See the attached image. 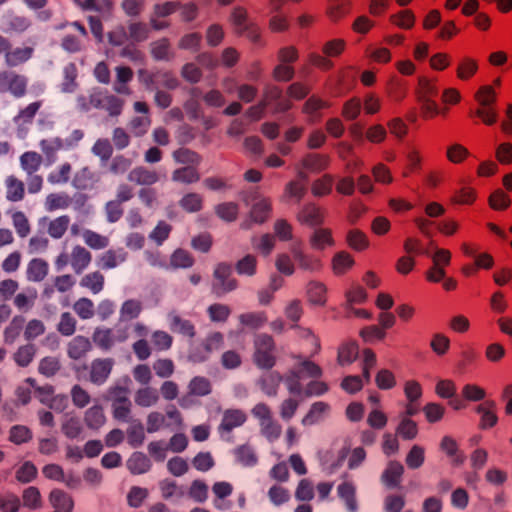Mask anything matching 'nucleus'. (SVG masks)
Here are the masks:
<instances>
[{"label": "nucleus", "instance_id": "obj_12", "mask_svg": "<svg viewBox=\"0 0 512 512\" xmlns=\"http://www.w3.org/2000/svg\"><path fill=\"white\" fill-rule=\"evenodd\" d=\"M134 110L142 115L134 117L130 121L129 127L135 136H142L151 126V119L148 115L149 109L145 102L137 101L134 103Z\"/></svg>", "mask_w": 512, "mask_h": 512}, {"label": "nucleus", "instance_id": "obj_36", "mask_svg": "<svg viewBox=\"0 0 512 512\" xmlns=\"http://www.w3.org/2000/svg\"><path fill=\"white\" fill-rule=\"evenodd\" d=\"M159 400V395L156 389L152 387H143L136 391L134 396L135 403L140 407H151Z\"/></svg>", "mask_w": 512, "mask_h": 512}, {"label": "nucleus", "instance_id": "obj_54", "mask_svg": "<svg viewBox=\"0 0 512 512\" xmlns=\"http://www.w3.org/2000/svg\"><path fill=\"white\" fill-rule=\"evenodd\" d=\"M86 245L95 250L104 249L109 245V238L92 230H85L82 234Z\"/></svg>", "mask_w": 512, "mask_h": 512}, {"label": "nucleus", "instance_id": "obj_1", "mask_svg": "<svg viewBox=\"0 0 512 512\" xmlns=\"http://www.w3.org/2000/svg\"><path fill=\"white\" fill-rule=\"evenodd\" d=\"M321 374L322 370L316 363L298 357L297 365L286 376L285 384L291 393L299 395L302 391V379L318 378Z\"/></svg>", "mask_w": 512, "mask_h": 512}, {"label": "nucleus", "instance_id": "obj_27", "mask_svg": "<svg viewBox=\"0 0 512 512\" xmlns=\"http://www.w3.org/2000/svg\"><path fill=\"white\" fill-rule=\"evenodd\" d=\"M128 179L138 185H153L159 180V175L144 167H137L130 171Z\"/></svg>", "mask_w": 512, "mask_h": 512}, {"label": "nucleus", "instance_id": "obj_13", "mask_svg": "<svg viewBox=\"0 0 512 512\" xmlns=\"http://www.w3.org/2000/svg\"><path fill=\"white\" fill-rule=\"evenodd\" d=\"M114 361L110 358L95 359L90 365V381L94 384H103L109 377Z\"/></svg>", "mask_w": 512, "mask_h": 512}, {"label": "nucleus", "instance_id": "obj_18", "mask_svg": "<svg viewBox=\"0 0 512 512\" xmlns=\"http://www.w3.org/2000/svg\"><path fill=\"white\" fill-rule=\"evenodd\" d=\"M39 400L48 405L51 409L61 412L67 407L68 399L64 395H54L50 386L40 388Z\"/></svg>", "mask_w": 512, "mask_h": 512}, {"label": "nucleus", "instance_id": "obj_60", "mask_svg": "<svg viewBox=\"0 0 512 512\" xmlns=\"http://www.w3.org/2000/svg\"><path fill=\"white\" fill-rule=\"evenodd\" d=\"M268 498L273 505L281 506L290 500L291 495L287 488L275 484L268 490Z\"/></svg>", "mask_w": 512, "mask_h": 512}, {"label": "nucleus", "instance_id": "obj_17", "mask_svg": "<svg viewBox=\"0 0 512 512\" xmlns=\"http://www.w3.org/2000/svg\"><path fill=\"white\" fill-rule=\"evenodd\" d=\"M292 253L300 269L309 272L320 271L323 267L321 258L307 254L300 248H292Z\"/></svg>", "mask_w": 512, "mask_h": 512}, {"label": "nucleus", "instance_id": "obj_14", "mask_svg": "<svg viewBox=\"0 0 512 512\" xmlns=\"http://www.w3.org/2000/svg\"><path fill=\"white\" fill-rule=\"evenodd\" d=\"M309 244L316 251H323L335 245L333 233L330 228L318 227L309 238Z\"/></svg>", "mask_w": 512, "mask_h": 512}, {"label": "nucleus", "instance_id": "obj_33", "mask_svg": "<svg viewBox=\"0 0 512 512\" xmlns=\"http://www.w3.org/2000/svg\"><path fill=\"white\" fill-rule=\"evenodd\" d=\"M403 471L404 468L401 463L395 461L390 462L382 474L383 483L388 487L397 486Z\"/></svg>", "mask_w": 512, "mask_h": 512}, {"label": "nucleus", "instance_id": "obj_37", "mask_svg": "<svg viewBox=\"0 0 512 512\" xmlns=\"http://www.w3.org/2000/svg\"><path fill=\"white\" fill-rule=\"evenodd\" d=\"M441 450L451 458V461L458 465L464 461V455L459 451L458 445L455 439L450 436H444L440 443Z\"/></svg>", "mask_w": 512, "mask_h": 512}, {"label": "nucleus", "instance_id": "obj_41", "mask_svg": "<svg viewBox=\"0 0 512 512\" xmlns=\"http://www.w3.org/2000/svg\"><path fill=\"white\" fill-rule=\"evenodd\" d=\"M478 71V62L471 57L462 58L456 69L457 77L462 81L472 78Z\"/></svg>", "mask_w": 512, "mask_h": 512}, {"label": "nucleus", "instance_id": "obj_38", "mask_svg": "<svg viewBox=\"0 0 512 512\" xmlns=\"http://www.w3.org/2000/svg\"><path fill=\"white\" fill-rule=\"evenodd\" d=\"M126 252L122 249L108 250L103 253L99 259V264L103 269H112L126 260Z\"/></svg>", "mask_w": 512, "mask_h": 512}, {"label": "nucleus", "instance_id": "obj_24", "mask_svg": "<svg viewBox=\"0 0 512 512\" xmlns=\"http://www.w3.org/2000/svg\"><path fill=\"white\" fill-rule=\"evenodd\" d=\"M337 494L346 505L349 512L357 511L356 487L352 482L344 481L337 487Z\"/></svg>", "mask_w": 512, "mask_h": 512}, {"label": "nucleus", "instance_id": "obj_48", "mask_svg": "<svg viewBox=\"0 0 512 512\" xmlns=\"http://www.w3.org/2000/svg\"><path fill=\"white\" fill-rule=\"evenodd\" d=\"M334 178L330 174H325L316 179L311 186V192L316 197L329 195L332 191Z\"/></svg>", "mask_w": 512, "mask_h": 512}, {"label": "nucleus", "instance_id": "obj_6", "mask_svg": "<svg viewBox=\"0 0 512 512\" xmlns=\"http://www.w3.org/2000/svg\"><path fill=\"white\" fill-rule=\"evenodd\" d=\"M127 338V330L118 329L114 331L109 328H97L92 336L93 342L103 350H109L116 343L124 342Z\"/></svg>", "mask_w": 512, "mask_h": 512}, {"label": "nucleus", "instance_id": "obj_15", "mask_svg": "<svg viewBox=\"0 0 512 512\" xmlns=\"http://www.w3.org/2000/svg\"><path fill=\"white\" fill-rule=\"evenodd\" d=\"M330 162L331 159L326 154L309 153L302 158L300 166L311 173H320L329 167Z\"/></svg>", "mask_w": 512, "mask_h": 512}, {"label": "nucleus", "instance_id": "obj_4", "mask_svg": "<svg viewBox=\"0 0 512 512\" xmlns=\"http://www.w3.org/2000/svg\"><path fill=\"white\" fill-rule=\"evenodd\" d=\"M230 21L236 33L245 35L253 42L259 41L260 29L257 25L249 22L247 11L244 8H234L231 13Z\"/></svg>", "mask_w": 512, "mask_h": 512}, {"label": "nucleus", "instance_id": "obj_59", "mask_svg": "<svg viewBox=\"0 0 512 512\" xmlns=\"http://www.w3.org/2000/svg\"><path fill=\"white\" fill-rule=\"evenodd\" d=\"M12 224L19 237L25 238L30 234L31 227L28 218L22 211L12 213Z\"/></svg>", "mask_w": 512, "mask_h": 512}, {"label": "nucleus", "instance_id": "obj_30", "mask_svg": "<svg viewBox=\"0 0 512 512\" xmlns=\"http://www.w3.org/2000/svg\"><path fill=\"white\" fill-rule=\"evenodd\" d=\"M332 271L335 275H343L354 265L353 257L346 251L337 252L332 258Z\"/></svg>", "mask_w": 512, "mask_h": 512}, {"label": "nucleus", "instance_id": "obj_26", "mask_svg": "<svg viewBox=\"0 0 512 512\" xmlns=\"http://www.w3.org/2000/svg\"><path fill=\"white\" fill-rule=\"evenodd\" d=\"M91 350V342L84 336L74 337L68 344V355L72 359H81Z\"/></svg>", "mask_w": 512, "mask_h": 512}, {"label": "nucleus", "instance_id": "obj_46", "mask_svg": "<svg viewBox=\"0 0 512 512\" xmlns=\"http://www.w3.org/2000/svg\"><path fill=\"white\" fill-rule=\"evenodd\" d=\"M42 156L34 151H28L21 155L20 165L27 174L32 175L40 168Z\"/></svg>", "mask_w": 512, "mask_h": 512}, {"label": "nucleus", "instance_id": "obj_63", "mask_svg": "<svg viewBox=\"0 0 512 512\" xmlns=\"http://www.w3.org/2000/svg\"><path fill=\"white\" fill-rule=\"evenodd\" d=\"M142 311V305L137 300H127L120 309V319L123 321L137 318Z\"/></svg>", "mask_w": 512, "mask_h": 512}, {"label": "nucleus", "instance_id": "obj_35", "mask_svg": "<svg viewBox=\"0 0 512 512\" xmlns=\"http://www.w3.org/2000/svg\"><path fill=\"white\" fill-rule=\"evenodd\" d=\"M84 421L88 428L93 430L100 429L106 422L102 407L95 405L89 408L85 412Z\"/></svg>", "mask_w": 512, "mask_h": 512}, {"label": "nucleus", "instance_id": "obj_20", "mask_svg": "<svg viewBox=\"0 0 512 512\" xmlns=\"http://www.w3.org/2000/svg\"><path fill=\"white\" fill-rule=\"evenodd\" d=\"M50 504L60 512H72L74 501L72 497L60 489H54L49 495Z\"/></svg>", "mask_w": 512, "mask_h": 512}, {"label": "nucleus", "instance_id": "obj_10", "mask_svg": "<svg viewBox=\"0 0 512 512\" xmlns=\"http://www.w3.org/2000/svg\"><path fill=\"white\" fill-rule=\"evenodd\" d=\"M113 399V415L118 420H127L131 411V402L128 399V389L114 387L110 390Z\"/></svg>", "mask_w": 512, "mask_h": 512}, {"label": "nucleus", "instance_id": "obj_31", "mask_svg": "<svg viewBox=\"0 0 512 512\" xmlns=\"http://www.w3.org/2000/svg\"><path fill=\"white\" fill-rule=\"evenodd\" d=\"M69 225L70 217L68 215H61L49 221L47 233L53 239H60L67 232Z\"/></svg>", "mask_w": 512, "mask_h": 512}, {"label": "nucleus", "instance_id": "obj_40", "mask_svg": "<svg viewBox=\"0 0 512 512\" xmlns=\"http://www.w3.org/2000/svg\"><path fill=\"white\" fill-rule=\"evenodd\" d=\"M329 412V405L324 402L314 403L307 415L302 419L304 426L313 425L322 420Z\"/></svg>", "mask_w": 512, "mask_h": 512}, {"label": "nucleus", "instance_id": "obj_42", "mask_svg": "<svg viewBox=\"0 0 512 512\" xmlns=\"http://www.w3.org/2000/svg\"><path fill=\"white\" fill-rule=\"evenodd\" d=\"M169 320L170 329L173 332L180 333L190 338H192L195 335L194 326L191 324L190 321L183 319L179 315L174 313L169 315Z\"/></svg>", "mask_w": 512, "mask_h": 512}, {"label": "nucleus", "instance_id": "obj_9", "mask_svg": "<svg viewBox=\"0 0 512 512\" xmlns=\"http://www.w3.org/2000/svg\"><path fill=\"white\" fill-rule=\"evenodd\" d=\"M27 80L24 76L11 71L0 72V92H10L22 97L26 92Z\"/></svg>", "mask_w": 512, "mask_h": 512}, {"label": "nucleus", "instance_id": "obj_29", "mask_svg": "<svg viewBox=\"0 0 512 512\" xmlns=\"http://www.w3.org/2000/svg\"><path fill=\"white\" fill-rule=\"evenodd\" d=\"M296 263L297 261L295 260L292 252L291 254L287 252H281L278 253L275 257V268L280 274L284 276H291L295 273Z\"/></svg>", "mask_w": 512, "mask_h": 512}, {"label": "nucleus", "instance_id": "obj_2", "mask_svg": "<svg viewBox=\"0 0 512 512\" xmlns=\"http://www.w3.org/2000/svg\"><path fill=\"white\" fill-rule=\"evenodd\" d=\"M78 104L82 110H89L91 107L101 108L110 116H119L122 113L124 101L114 95L97 92L90 95L89 102H86L84 97H79Z\"/></svg>", "mask_w": 512, "mask_h": 512}, {"label": "nucleus", "instance_id": "obj_25", "mask_svg": "<svg viewBox=\"0 0 512 512\" xmlns=\"http://www.w3.org/2000/svg\"><path fill=\"white\" fill-rule=\"evenodd\" d=\"M71 203L72 199L67 193H51L45 198L44 208L48 212L65 210L71 205Z\"/></svg>", "mask_w": 512, "mask_h": 512}, {"label": "nucleus", "instance_id": "obj_61", "mask_svg": "<svg viewBox=\"0 0 512 512\" xmlns=\"http://www.w3.org/2000/svg\"><path fill=\"white\" fill-rule=\"evenodd\" d=\"M470 155L468 149L459 143H454L447 147L446 157L453 164H460Z\"/></svg>", "mask_w": 512, "mask_h": 512}, {"label": "nucleus", "instance_id": "obj_57", "mask_svg": "<svg viewBox=\"0 0 512 512\" xmlns=\"http://www.w3.org/2000/svg\"><path fill=\"white\" fill-rule=\"evenodd\" d=\"M61 429L63 434L70 439L77 438L83 431L80 420L74 416H66Z\"/></svg>", "mask_w": 512, "mask_h": 512}, {"label": "nucleus", "instance_id": "obj_49", "mask_svg": "<svg viewBox=\"0 0 512 512\" xmlns=\"http://www.w3.org/2000/svg\"><path fill=\"white\" fill-rule=\"evenodd\" d=\"M282 377L276 372H270L263 375L260 379V387L268 396H274L277 393Z\"/></svg>", "mask_w": 512, "mask_h": 512}, {"label": "nucleus", "instance_id": "obj_58", "mask_svg": "<svg viewBox=\"0 0 512 512\" xmlns=\"http://www.w3.org/2000/svg\"><path fill=\"white\" fill-rule=\"evenodd\" d=\"M215 213L224 221L232 222L237 219L239 207L236 203L226 202L215 207Z\"/></svg>", "mask_w": 512, "mask_h": 512}, {"label": "nucleus", "instance_id": "obj_64", "mask_svg": "<svg viewBox=\"0 0 512 512\" xmlns=\"http://www.w3.org/2000/svg\"><path fill=\"white\" fill-rule=\"evenodd\" d=\"M392 24L402 29H411L415 24V16L410 10H402L390 16Z\"/></svg>", "mask_w": 512, "mask_h": 512}, {"label": "nucleus", "instance_id": "obj_28", "mask_svg": "<svg viewBox=\"0 0 512 512\" xmlns=\"http://www.w3.org/2000/svg\"><path fill=\"white\" fill-rule=\"evenodd\" d=\"M6 198L11 202L21 201L25 196L24 183L13 175L5 180Z\"/></svg>", "mask_w": 512, "mask_h": 512}, {"label": "nucleus", "instance_id": "obj_53", "mask_svg": "<svg viewBox=\"0 0 512 512\" xmlns=\"http://www.w3.org/2000/svg\"><path fill=\"white\" fill-rule=\"evenodd\" d=\"M267 319L265 312H249L239 316L240 323L252 329L262 327L267 322Z\"/></svg>", "mask_w": 512, "mask_h": 512}, {"label": "nucleus", "instance_id": "obj_56", "mask_svg": "<svg viewBox=\"0 0 512 512\" xmlns=\"http://www.w3.org/2000/svg\"><path fill=\"white\" fill-rule=\"evenodd\" d=\"M23 505L29 509H39L42 507V497L38 488L30 486L23 491Z\"/></svg>", "mask_w": 512, "mask_h": 512}, {"label": "nucleus", "instance_id": "obj_34", "mask_svg": "<svg viewBox=\"0 0 512 512\" xmlns=\"http://www.w3.org/2000/svg\"><path fill=\"white\" fill-rule=\"evenodd\" d=\"M327 16L332 22H338L349 13L348 0H328Z\"/></svg>", "mask_w": 512, "mask_h": 512}, {"label": "nucleus", "instance_id": "obj_43", "mask_svg": "<svg viewBox=\"0 0 512 512\" xmlns=\"http://www.w3.org/2000/svg\"><path fill=\"white\" fill-rule=\"evenodd\" d=\"M359 347L355 341L343 343L338 350V363L340 365L351 364L358 356Z\"/></svg>", "mask_w": 512, "mask_h": 512}, {"label": "nucleus", "instance_id": "obj_50", "mask_svg": "<svg viewBox=\"0 0 512 512\" xmlns=\"http://www.w3.org/2000/svg\"><path fill=\"white\" fill-rule=\"evenodd\" d=\"M199 179L200 175L197 169L191 166L176 169L172 174L173 181L185 184L196 183Z\"/></svg>", "mask_w": 512, "mask_h": 512}, {"label": "nucleus", "instance_id": "obj_16", "mask_svg": "<svg viewBox=\"0 0 512 512\" xmlns=\"http://www.w3.org/2000/svg\"><path fill=\"white\" fill-rule=\"evenodd\" d=\"M223 345V335L220 332L211 333L203 343V352L194 351L190 354V358L195 362L206 360L210 353L218 350Z\"/></svg>", "mask_w": 512, "mask_h": 512}, {"label": "nucleus", "instance_id": "obj_7", "mask_svg": "<svg viewBox=\"0 0 512 512\" xmlns=\"http://www.w3.org/2000/svg\"><path fill=\"white\" fill-rule=\"evenodd\" d=\"M231 267L227 264H218L214 270L213 291L217 295L232 291L237 287V281L231 277Z\"/></svg>", "mask_w": 512, "mask_h": 512}, {"label": "nucleus", "instance_id": "obj_47", "mask_svg": "<svg viewBox=\"0 0 512 512\" xmlns=\"http://www.w3.org/2000/svg\"><path fill=\"white\" fill-rule=\"evenodd\" d=\"M475 100L477 101L479 107L495 106L497 93L494 86H481L475 94Z\"/></svg>", "mask_w": 512, "mask_h": 512}, {"label": "nucleus", "instance_id": "obj_51", "mask_svg": "<svg viewBox=\"0 0 512 512\" xmlns=\"http://www.w3.org/2000/svg\"><path fill=\"white\" fill-rule=\"evenodd\" d=\"M33 48L24 47L16 48L11 52L6 53V63L8 66H18L32 57Z\"/></svg>", "mask_w": 512, "mask_h": 512}, {"label": "nucleus", "instance_id": "obj_44", "mask_svg": "<svg viewBox=\"0 0 512 512\" xmlns=\"http://www.w3.org/2000/svg\"><path fill=\"white\" fill-rule=\"evenodd\" d=\"M276 245V238L271 234H263L259 237L252 238V246L260 254L268 256L274 250Z\"/></svg>", "mask_w": 512, "mask_h": 512}, {"label": "nucleus", "instance_id": "obj_45", "mask_svg": "<svg viewBox=\"0 0 512 512\" xmlns=\"http://www.w3.org/2000/svg\"><path fill=\"white\" fill-rule=\"evenodd\" d=\"M105 278L103 274L94 271L82 277L80 285L89 289L93 294H98L103 290Z\"/></svg>", "mask_w": 512, "mask_h": 512}, {"label": "nucleus", "instance_id": "obj_22", "mask_svg": "<svg viewBox=\"0 0 512 512\" xmlns=\"http://www.w3.org/2000/svg\"><path fill=\"white\" fill-rule=\"evenodd\" d=\"M495 409L496 404L494 401H485L478 405L476 411L481 415V428L487 429L496 425L498 417L496 415Z\"/></svg>", "mask_w": 512, "mask_h": 512}, {"label": "nucleus", "instance_id": "obj_62", "mask_svg": "<svg viewBox=\"0 0 512 512\" xmlns=\"http://www.w3.org/2000/svg\"><path fill=\"white\" fill-rule=\"evenodd\" d=\"M236 271L239 275L253 276L257 271V258L248 254L240 259L236 264Z\"/></svg>", "mask_w": 512, "mask_h": 512}, {"label": "nucleus", "instance_id": "obj_19", "mask_svg": "<svg viewBox=\"0 0 512 512\" xmlns=\"http://www.w3.org/2000/svg\"><path fill=\"white\" fill-rule=\"evenodd\" d=\"M92 260L91 253L84 247L77 245L73 247L70 255V264L75 273H82Z\"/></svg>", "mask_w": 512, "mask_h": 512}, {"label": "nucleus", "instance_id": "obj_32", "mask_svg": "<svg viewBox=\"0 0 512 512\" xmlns=\"http://www.w3.org/2000/svg\"><path fill=\"white\" fill-rule=\"evenodd\" d=\"M127 467L132 474H143L150 470L151 462L145 454L136 452L128 459Z\"/></svg>", "mask_w": 512, "mask_h": 512}, {"label": "nucleus", "instance_id": "obj_8", "mask_svg": "<svg viewBox=\"0 0 512 512\" xmlns=\"http://www.w3.org/2000/svg\"><path fill=\"white\" fill-rule=\"evenodd\" d=\"M180 9V3L175 1H167L154 5L153 12L150 17V25L155 30H163L170 26L169 21L163 18L173 14Z\"/></svg>", "mask_w": 512, "mask_h": 512}, {"label": "nucleus", "instance_id": "obj_52", "mask_svg": "<svg viewBox=\"0 0 512 512\" xmlns=\"http://www.w3.org/2000/svg\"><path fill=\"white\" fill-rule=\"evenodd\" d=\"M347 243L356 251H363L369 247L368 237L358 229H352L347 233Z\"/></svg>", "mask_w": 512, "mask_h": 512}, {"label": "nucleus", "instance_id": "obj_23", "mask_svg": "<svg viewBox=\"0 0 512 512\" xmlns=\"http://www.w3.org/2000/svg\"><path fill=\"white\" fill-rule=\"evenodd\" d=\"M49 272L48 263L40 258L32 259L27 266V279L31 282H40L45 279Z\"/></svg>", "mask_w": 512, "mask_h": 512}, {"label": "nucleus", "instance_id": "obj_5", "mask_svg": "<svg viewBox=\"0 0 512 512\" xmlns=\"http://www.w3.org/2000/svg\"><path fill=\"white\" fill-rule=\"evenodd\" d=\"M272 212V202L269 198L258 196L255 198L254 203L249 212L250 220L244 221L241 224L243 229H250L251 223L263 224L266 222Z\"/></svg>", "mask_w": 512, "mask_h": 512}, {"label": "nucleus", "instance_id": "obj_3", "mask_svg": "<svg viewBox=\"0 0 512 512\" xmlns=\"http://www.w3.org/2000/svg\"><path fill=\"white\" fill-rule=\"evenodd\" d=\"M253 361L261 369H270L276 363L275 344L267 334L257 335L254 340Z\"/></svg>", "mask_w": 512, "mask_h": 512}, {"label": "nucleus", "instance_id": "obj_11", "mask_svg": "<svg viewBox=\"0 0 512 512\" xmlns=\"http://www.w3.org/2000/svg\"><path fill=\"white\" fill-rule=\"evenodd\" d=\"M326 211L314 203L304 205L297 214V220L301 224L320 226L324 223Z\"/></svg>", "mask_w": 512, "mask_h": 512}, {"label": "nucleus", "instance_id": "obj_55", "mask_svg": "<svg viewBox=\"0 0 512 512\" xmlns=\"http://www.w3.org/2000/svg\"><path fill=\"white\" fill-rule=\"evenodd\" d=\"M438 89L432 80L425 77H421L418 80V87L416 90V99L435 98L437 96Z\"/></svg>", "mask_w": 512, "mask_h": 512}, {"label": "nucleus", "instance_id": "obj_21", "mask_svg": "<svg viewBox=\"0 0 512 512\" xmlns=\"http://www.w3.org/2000/svg\"><path fill=\"white\" fill-rule=\"evenodd\" d=\"M307 299L316 306H324L327 302V287L319 281H311L307 285Z\"/></svg>", "mask_w": 512, "mask_h": 512}, {"label": "nucleus", "instance_id": "obj_39", "mask_svg": "<svg viewBox=\"0 0 512 512\" xmlns=\"http://www.w3.org/2000/svg\"><path fill=\"white\" fill-rule=\"evenodd\" d=\"M246 414L241 410H227L222 419L220 428L226 431L241 426L246 421Z\"/></svg>", "mask_w": 512, "mask_h": 512}]
</instances>
